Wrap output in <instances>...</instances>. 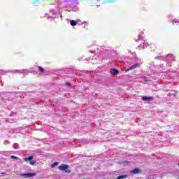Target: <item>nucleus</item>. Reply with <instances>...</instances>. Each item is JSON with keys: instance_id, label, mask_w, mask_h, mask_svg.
Listing matches in <instances>:
<instances>
[{"instance_id": "f257e3e1", "label": "nucleus", "mask_w": 179, "mask_h": 179, "mask_svg": "<svg viewBox=\"0 0 179 179\" xmlns=\"http://www.w3.org/2000/svg\"><path fill=\"white\" fill-rule=\"evenodd\" d=\"M136 41H141V44L138 45V48H148V46L149 45L145 40L142 39L141 35H138V39Z\"/></svg>"}, {"instance_id": "f03ea898", "label": "nucleus", "mask_w": 179, "mask_h": 179, "mask_svg": "<svg viewBox=\"0 0 179 179\" xmlns=\"http://www.w3.org/2000/svg\"><path fill=\"white\" fill-rule=\"evenodd\" d=\"M59 170L68 173V174H71V171H69V165L63 164L59 166Z\"/></svg>"}, {"instance_id": "7ed1b4c3", "label": "nucleus", "mask_w": 179, "mask_h": 179, "mask_svg": "<svg viewBox=\"0 0 179 179\" xmlns=\"http://www.w3.org/2000/svg\"><path fill=\"white\" fill-rule=\"evenodd\" d=\"M157 59H162L164 61H174V57L173 55H168L165 57H158Z\"/></svg>"}, {"instance_id": "20e7f679", "label": "nucleus", "mask_w": 179, "mask_h": 179, "mask_svg": "<svg viewBox=\"0 0 179 179\" xmlns=\"http://www.w3.org/2000/svg\"><path fill=\"white\" fill-rule=\"evenodd\" d=\"M37 176L35 173H21L20 177H24V178H31V177H34Z\"/></svg>"}, {"instance_id": "39448f33", "label": "nucleus", "mask_w": 179, "mask_h": 179, "mask_svg": "<svg viewBox=\"0 0 179 179\" xmlns=\"http://www.w3.org/2000/svg\"><path fill=\"white\" fill-rule=\"evenodd\" d=\"M102 57L106 58V57H108V55H111L113 54V50H106L104 52H102Z\"/></svg>"}, {"instance_id": "423d86ee", "label": "nucleus", "mask_w": 179, "mask_h": 179, "mask_svg": "<svg viewBox=\"0 0 179 179\" xmlns=\"http://www.w3.org/2000/svg\"><path fill=\"white\" fill-rule=\"evenodd\" d=\"M138 66H139V64L138 63H136L133 66H131L129 69H127L126 70V71L127 72H129V71H132L133 69H136V68H138Z\"/></svg>"}, {"instance_id": "0eeeda50", "label": "nucleus", "mask_w": 179, "mask_h": 179, "mask_svg": "<svg viewBox=\"0 0 179 179\" xmlns=\"http://www.w3.org/2000/svg\"><path fill=\"white\" fill-rule=\"evenodd\" d=\"M155 98L153 96H142L143 101H151V100H154Z\"/></svg>"}, {"instance_id": "6e6552de", "label": "nucleus", "mask_w": 179, "mask_h": 179, "mask_svg": "<svg viewBox=\"0 0 179 179\" xmlns=\"http://www.w3.org/2000/svg\"><path fill=\"white\" fill-rule=\"evenodd\" d=\"M131 173H132L133 174H139L141 173V169L136 168L134 169H133Z\"/></svg>"}, {"instance_id": "1a4fd4ad", "label": "nucleus", "mask_w": 179, "mask_h": 179, "mask_svg": "<svg viewBox=\"0 0 179 179\" xmlns=\"http://www.w3.org/2000/svg\"><path fill=\"white\" fill-rule=\"evenodd\" d=\"M110 73H111V75H118V73H120V72L116 69H110Z\"/></svg>"}, {"instance_id": "9d476101", "label": "nucleus", "mask_w": 179, "mask_h": 179, "mask_svg": "<svg viewBox=\"0 0 179 179\" xmlns=\"http://www.w3.org/2000/svg\"><path fill=\"white\" fill-rule=\"evenodd\" d=\"M148 67L149 68L150 71H156V67L155 65H152V64H148Z\"/></svg>"}, {"instance_id": "9b49d317", "label": "nucleus", "mask_w": 179, "mask_h": 179, "mask_svg": "<svg viewBox=\"0 0 179 179\" xmlns=\"http://www.w3.org/2000/svg\"><path fill=\"white\" fill-rule=\"evenodd\" d=\"M34 157L33 156H29V157L24 158V162H31Z\"/></svg>"}, {"instance_id": "f8f14e48", "label": "nucleus", "mask_w": 179, "mask_h": 179, "mask_svg": "<svg viewBox=\"0 0 179 179\" xmlns=\"http://www.w3.org/2000/svg\"><path fill=\"white\" fill-rule=\"evenodd\" d=\"M70 24L73 27L76 26V24H78V21L71 20H70Z\"/></svg>"}, {"instance_id": "ddd939ff", "label": "nucleus", "mask_w": 179, "mask_h": 179, "mask_svg": "<svg viewBox=\"0 0 179 179\" xmlns=\"http://www.w3.org/2000/svg\"><path fill=\"white\" fill-rule=\"evenodd\" d=\"M128 176L127 175H122L120 176L117 178V179H124V178H127Z\"/></svg>"}, {"instance_id": "4468645a", "label": "nucleus", "mask_w": 179, "mask_h": 179, "mask_svg": "<svg viewBox=\"0 0 179 179\" xmlns=\"http://www.w3.org/2000/svg\"><path fill=\"white\" fill-rule=\"evenodd\" d=\"M38 69L42 73H44V72L45 71V70H44V69L41 66H38Z\"/></svg>"}, {"instance_id": "2eb2a0df", "label": "nucleus", "mask_w": 179, "mask_h": 179, "mask_svg": "<svg viewBox=\"0 0 179 179\" xmlns=\"http://www.w3.org/2000/svg\"><path fill=\"white\" fill-rule=\"evenodd\" d=\"M10 159H14L15 160H20L19 157H17L15 155H11Z\"/></svg>"}, {"instance_id": "dca6fc26", "label": "nucleus", "mask_w": 179, "mask_h": 179, "mask_svg": "<svg viewBox=\"0 0 179 179\" xmlns=\"http://www.w3.org/2000/svg\"><path fill=\"white\" fill-rule=\"evenodd\" d=\"M172 24H174L175 23H179V20L174 19L173 20L171 21Z\"/></svg>"}, {"instance_id": "f3484780", "label": "nucleus", "mask_w": 179, "mask_h": 179, "mask_svg": "<svg viewBox=\"0 0 179 179\" xmlns=\"http://www.w3.org/2000/svg\"><path fill=\"white\" fill-rule=\"evenodd\" d=\"M13 148H14L15 149H19V145L18 144H14L13 145Z\"/></svg>"}, {"instance_id": "a211bd4d", "label": "nucleus", "mask_w": 179, "mask_h": 179, "mask_svg": "<svg viewBox=\"0 0 179 179\" xmlns=\"http://www.w3.org/2000/svg\"><path fill=\"white\" fill-rule=\"evenodd\" d=\"M50 12L52 13V15H57V12H55L54 10H50Z\"/></svg>"}, {"instance_id": "6ab92c4d", "label": "nucleus", "mask_w": 179, "mask_h": 179, "mask_svg": "<svg viewBox=\"0 0 179 179\" xmlns=\"http://www.w3.org/2000/svg\"><path fill=\"white\" fill-rule=\"evenodd\" d=\"M58 166V162H55L52 164V167L54 168L55 166Z\"/></svg>"}, {"instance_id": "aec40b11", "label": "nucleus", "mask_w": 179, "mask_h": 179, "mask_svg": "<svg viewBox=\"0 0 179 179\" xmlns=\"http://www.w3.org/2000/svg\"><path fill=\"white\" fill-rule=\"evenodd\" d=\"M30 164L31 166H34V164H36V161H33V160L30 161Z\"/></svg>"}, {"instance_id": "412c9836", "label": "nucleus", "mask_w": 179, "mask_h": 179, "mask_svg": "<svg viewBox=\"0 0 179 179\" xmlns=\"http://www.w3.org/2000/svg\"><path fill=\"white\" fill-rule=\"evenodd\" d=\"M55 17H52V16H50V17H48V19H55Z\"/></svg>"}, {"instance_id": "4be33fe9", "label": "nucleus", "mask_w": 179, "mask_h": 179, "mask_svg": "<svg viewBox=\"0 0 179 179\" xmlns=\"http://www.w3.org/2000/svg\"><path fill=\"white\" fill-rule=\"evenodd\" d=\"M32 5H37V1L32 2Z\"/></svg>"}, {"instance_id": "5701e85b", "label": "nucleus", "mask_w": 179, "mask_h": 179, "mask_svg": "<svg viewBox=\"0 0 179 179\" xmlns=\"http://www.w3.org/2000/svg\"><path fill=\"white\" fill-rule=\"evenodd\" d=\"M66 86H71V83H66Z\"/></svg>"}, {"instance_id": "b1692460", "label": "nucleus", "mask_w": 179, "mask_h": 179, "mask_svg": "<svg viewBox=\"0 0 179 179\" xmlns=\"http://www.w3.org/2000/svg\"><path fill=\"white\" fill-rule=\"evenodd\" d=\"M144 82H150V80H144Z\"/></svg>"}, {"instance_id": "393cba45", "label": "nucleus", "mask_w": 179, "mask_h": 179, "mask_svg": "<svg viewBox=\"0 0 179 179\" xmlns=\"http://www.w3.org/2000/svg\"><path fill=\"white\" fill-rule=\"evenodd\" d=\"M2 94H5V92H0V96H2Z\"/></svg>"}, {"instance_id": "a878e982", "label": "nucleus", "mask_w": 179, "mask_h": 179, "mask_svg": "<svg viewBox=\"0 0 179 179\" xmlns=\"http://www.w3.org/2000/svg\"><path fill=\"white\" fill-rule=\"evenodd\" d=\"M166 66H171V64H166Z\"/></svg>"}, {"instance_id": "bb28decb", "label": "nucleus", "mask_w": 179, "mask_h": 179, "mask_svg": "<svg viewBox=\"0 0 179 179\" xmlns=\"http://www.w3.org/2000/svg\"><path fill=\"white\" fill-rule=\"evenodd\" d=\"M60 18H61V20H62V15H60Z\"/></svg>"}, {"instance_id": "cd10ccee", "label": "nucleus", "mask_w": 179, "mask_h": 179, "mask_svg": "<svg viewBox=\"0 0 179 179\" xmlns=\"http://www.w3.org/2000/svg\"><path fill=\"white\" fill-rule=\"evenodd\" d=\"M18 70H16L15 71H13V73H15L16 71H17Z\"/></svg>"}, {"instance_id": "c85d7f7f", "label": "nucleus", "mask_w": 179, "mask_h": 179, "mask_svg": "<svg viewBox=\"0 0 179 179\" xmlns=\"http://www.w3.org/2000/svg\"><path fill=\"white\" fill-rule=\"evenodd\" d=\"M20 73H26V72H20Z\"/></svg>"}, {"instance_id": "c756f323", "label": "nucleus", "mask_w": 179, "mask_h": 179, "mask_svg": "<svg viewBox=\"0 0 179 179\" xmlns=\"http://www.w3.org/2000/svg\"><path fill=\"white\" fill-rule=\"evenodd\" d=\"M66 2H68V1H64V3H66Z\"/></svg>"}, {"instance_id": "7c9ffc66", "label": "nucleus", "mask_w": 179, "mask_h": 179, "mask_svg": "<svg viewBox=\"0 0 179 179\" xmlns=\"http://www.w3.org/2000/svg\"><path fill=\"white\" fill-rule=\"evenodd\" d=\"M45 16H47V14H45Z\"/></svg>"}, {"instance_id": "2f4dec72", "label": "nucleus", "mask_w": 179, "mask_h": 179, "mask_svg": "<svg viewBox=\"0 0 179 179\" xmlns=\"http://www.w3.org/2000/svg\"><path fill=\"white\" fill-rule=\"evenodd\" d=\"M103 3H106V2H103Z\"/></svg>"}, {"instance_id": "473e14b6", "label": "nucleus", "mask_w": 179, "mask_h": 179, "mask_svg": "<svg viewBox=\"0 0 179 179\" xmlns=\"http://www.w3.org/2000/svg\"><path fill=\"white\" fill-rule=\"evenodd\" d=\"M178 166H179V163L178 164Z\"/></svg>"}, {"instance_id": "72a5a7b5", "label": "nucleus", "mask_w": 179, "mask_h": 179, "mask_svg": "<svg viewBox=\"0 0 179 179\" xmlns=\"http://www.w3.org/2000/svg\"><path fill=\"white\" fill-rule=\"evenodd\" d=\"M24 71H26V70H23Z\"/></svg>"}, {"instance_id": "f704fd0d", "label": "nucleus", "mask_w": 179, "mask_h": 179, "mask_svg": "<svg viewBox=\"0 0 179 179\" xmlns=\"http://www.w3.org/2000/svg\"><path fill=\"white\" fill-rule=\"evenodd\" d=\"M0 82H1V78H0Z\"/></svg>"}]
</instances>
